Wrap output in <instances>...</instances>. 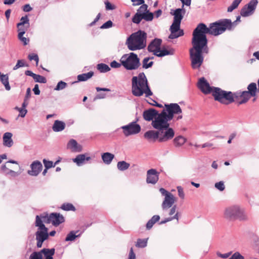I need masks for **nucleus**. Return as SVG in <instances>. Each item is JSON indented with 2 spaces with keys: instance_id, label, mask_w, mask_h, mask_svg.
<instances>
[{
  "instance_id": "50",
  "label": "nucleus",
  "mask_w": 259,
  "mask_h": 259,
  "mask_svg": "<svg viewBox=\"0 0 259 259\" xmlns=\"http://www.w3.org/2000/svg\"><path fill=\"white\" fill-rule=\"evenodd\" d=\"M24 66H28V65L25 64V62L24 60H18L16 65L13 67V70H16L20 67Z\"/></svg>"
},
{
  "instance_id": "20",
  "label": "nucleus",
  "mask_w": 259,
  "mask_h": 259,
  "mask_svg": "<svg viewBox=\"0 0 259 259\" xmlns=\"http://www.w3.org/2000/svg\"><path fill=\"white\" fill-rule=\"evenodd\" d=\"M222 99L219 101L222 104L228 105L235 102L234 93L227 92L223 90Z\"/></svg>"
},
{
  "instance_id": "21",
  "label": "nucleus",
  "mask_w": 259,
  "mask_h": 259,
  "mask_svg": "<svg viewBox=\"0 0 259 259\" xmlns=\"http://www.w3.org/2000/svg\"><path fill=\"white\" fill-rule=\"evenodd\" d=\"M158 114V111L154 108L145 110L143 113V118L148 121L153 120Z\"/></svg>"
},
{
  "instance_id": "42",
  "label": "nucleus",
  "mask_w": 259,
  "mask_h": 259,
  "mask_svg": "<svg viewBox=\"0 0 259 259\" xmlns=\"http://www.w3.org/2000/svg\"><path fill=\"white\" fill-rule=\"evenodd\" d=\"M174 51L172 50L169 51L166 49H163L162 50H160V52H159V53H158L156 56L157 57H161L166 55H172Z\"/></svg>"
},
{
  "instance_id": "61",
  "label": "nucleus",
  "mask_w": 259,
  "mask_h": 259,
  "mask_svg": "<svg viewBox=\"0 0 259 259\" xmlns=\"http://www.w3.org/2000/svg\"><path fill=\"white\" fill-rule=\"evenodd\" d=\"M232 254L231 252H229L226 253L222 254L220 252H217V255L218 256L220 257L223 258H228Z\"/></svg>"
},
{
  "instance_id": "46",
  "label": "nucleus",
  "mask_w": 259,
  "mask_h": 259,
  "mask_svg": "<svg viewBox=\"0 0 259 259\" xmlns=\"http://www.w3.org/2000/svg\"><path fill=\"white\" fill-rule=\"evenodd\" d=\"M33 79L35 82L39 83H45L47 82V79L44 76L36 74H35L34 76H33Z\"/></svg>"
},
{
  "instance_id": "45",
  "label": "nucleus",
  "mask_w": 259,
  "mask_h": 259,
  "mask_svg": "<svg viewBox=\"0 0 259 259\" xmlns=\"http://www.w3.org/2000/svg\"><path fill=\"white\" fill-rule=\"evenodd\" d=\"M150 59V58L148 57H146L143 60V68L147 69L151 67L153 65V62L151 61L148 63Z\"/></svg>"
},
{
  "instance_id": "1",
  "label": "nucleus",
  "mask_w": 259,
  "mask_h": 259,
  "mask_svg": "<svg viewBox=\"0 0 259 259\" xmlns=\"http://www.w3.org/2000/svg\"><path fill=\"white\" fill-rule=\"evenodd\" d=\"M231 20L224 19L220 20L211 23L209 27L203 23H199L193 32V36L198 39H202L207 44V39L206 34H209L214 36L219 35L225 31L227 28H230Z\"/></svg>"
},
{
  "instance_id": "41",
  "label": "nucleus",
  "mask_w": 259,
  "mask_h": 259,
  "mask_svg": "<svg viewBox=\"0 0 259 259\" xmlns=\"http://www.w3.org/2000/svg\"><path fill=\"white\" fill-rule=\"evenodd\" d=\"M148 239H138L136 246L139 248H144L147 245Z\"/></svg>"
},
{
  "instance_id": "2",
  "label": "nucleus",
  "mask_w": 259,
  "mask_h": 259,
  "mask_svg": "<svg viewBox=\"0 0 259 259\" xmlns=\"http://www.w3.org/2000/svg\"><path fill=\"white\" fill-rule=\"evenodd\" d=\"M202 39H198L193 36L192 39V44L193 48L190 50V59L191 60V65L193 69H198L202 65L203 62V57L202 52L207 50L206 41ZM207 53V51H206Z\"/></svg>"
},
{
  "instance_id": "51",
  "label": "nucleus",
  "mask_w": 259,
  "mask_h": 259,
  "mask_svg": "<svg viewBox=\"0 0 259 259\" xmlns=\"http://www.w3.org/2000/svg\"><path fill=\"white\" fill-rule=\"evenodd\" d=\"M178 214H179V213L177 212L174 216L164 219V220L161 221L159 224H163L168 222L171 221L174 219H176L178 221V220H179V215Z\"/></svg>"
},
{
  "instance_id": "28",
  "label": "nucleus",
  "mask_w": 259,
  "mask_h": 259,
  "mask_svg": "<svg viewBox=\"0 0 259 259\" xmlns=\"http://www.w3.org/2000/svg\"><path fill=\"white\" fill-rule=\"evenodd\" d=\"M65 127V123L64 122L56 120L54 121L52 129L55 132H59L64 130Z\"/></svg>"
},
{
  "instance_id": "15",
  "label": "nucleus",
  "mask_w": 259,
  "mask_h": 259,
  "mask_svg": "<svg viewBox=\"0 0 259 259\" xmlns=\"http://www.w3.org/2000/svg\"><path fill=\"white\" fill-rule=\"evenodd\" d=\"M235 101L241 105L246 103L252 97L247 91L236 92L234 93Z\"/></svg>"
},
{
  "instance_id": "4",
  "label": "nucleus",
  "mask_w": 259,
  "mask_h": 259,
  "mask_svg": "<svg viewBox=\"0 0 259 259\" xmlns=\"http://www.w3.org/2000/svg\"><path fill=\"white\" fill-rule=\"evenodd\" d=\"M147 37V33L140 30L132 33L127 37L125 44L131 51L141 50L146 46Z\"/></svg>"
},
{
  "instance_id": "64",
  "label": "nucleus",
  "mask_w": 259,
  "mask_h": 259,
  "mask_svg": "<svg viewBox=\"0 0 259 259\" xmlns=\"http://www.w3.org/2000/svg\"><path fill=\"white\" fill-rule=\"evenodd\" d=\"M133 3V6H137L139 5H142L144 4V0H131Z\"/></svg>"
},
{
  "instance_id": "54",
  "label": "nucleus",
  "mask_w": 259,
  "mask_h": 259,
  "mask_svg": "<svg viewBox=\"0 0 259 259\" xmlns=\"http://www.w3.org/2000/svg\"><path fill=\"white\" fill-rule=\"evenodd\" d=\"M29 259H42V255L39 251H34L30 254Z\"/></svg>"
},
{
  "instance_id": "17",
  "label": "nucleus",
  "mask_w": 259,
  "mask_h": 259,
  "mask_svg": "<svg viewBox=\"0 0 259 259\" xmlns=\"http://www.w3.org/2000/svg\"><path fill=\"white\" fill-rule=\"evenodd\" d=\"M159 173L155 169H150L147 172L146 182L148 184H155L158 181Z\"/></svg>"
},
{
  "instance_id": "24",
  "label": "nucleus",
  "mask_w": 259,
  "mask_h": 259,
  "mask_svg": "<svg viewBox=\"0 0 259 259\" xmlns=\"http://www.w3.org/2000/svg\"><path fill=\"white\" fill-rule=\"evenodd\" d=\"M67 148L73 152H79L82 150V146L73 139L70 140L67 144Z\"/></svg>"
},
{
  "instance_id": "33",
  "label": "nucleus",
  "mask_w": 259,
  "mask_h": 259,
  "mask_svg": "<svg viewBox=\"0 0 259 259\" xmlns=\"http://www.w3.org/2000/svg\"><path fill=\"white\" fill-rule=\"evenodd\" d=\"M82 232L79 233V231H71L66 236L65 238L66 241H72L75 240L76 238L80 236Z\"/></svg>"
},
{
  "instance_id": "36",
  "label": "nucleus",
  "mask_w": 259,
  "mask_h": 259,
  "mask_svg": "<svg viewBox=\"0 0 259 259\" xmlns=\"http://www.w3.org/2000/svg\"><path fill=\"white\" fill-rule=\"evenodd\" d=\"M160 219V217L158 215H153L152 218L148 221L146 224V228L148 230L150 229L154 224L158 222Z\"/></svg>"
},
{
  "instance_id": "43",
  "label": "nucleus",
  "mask_w": 259,
  "mask_h": 259,
  "mask_svg": "<svg viewBox=\"0 0 259 259\" xmlns=\"http://www.w3.org/2000/svg\"><path fill=\"white\" fill-rule=\"evenodd\" d=\"M23 25H27V26H29V20L27 15L22 17L20 19V22L18 23V26H23Z\"/></svg>"
},
{
  "instance_id": "39",
  "label": "nucleus",
  "mask_w": 259,
  "mask_h": 259,
  "mask_svg": "<svg viewBox=\"0 0 259 259\" xmlns=\"http://www.w3.org/2000/svg\"><path fill=\"white\" fill-rule=\"evenodd\" d=\"M41 216H43L42 215H41L40 217L38 215L36 216V220H35V226L36 227H39V230L40 229H44L45 228H47L45 225L43 224L44 219L42 218Z\"/></svg>"
},
{
  "instance_id": "27",
  "label": "nucleus",
  "mask_w": 259,
  "mask_h": 259,
  "mask_svg": "<svg viewBox=\"0 0 259 259\" xmlns=\"http://www.w3.org/2000/svg\"><path fill=\"white\" fill-rule=\"evenodd\" d=\"M36 239H39L42 241H45L48 239L49 234L48 233V229L45 228L44 229H40L36 232Z\"/></svg>"
},
{
  "instance_id": "7",
  "label": "nucleus",
  "mask_w": 259,
  "mask_h": 259,
  "mask_svg": "<svg viewBox=\"0 0 259 259\" xmlns=\"http://www.w3.org/2000/svg\"><path fill=\"white\" fill-rule=\"evenodd\" d=\"M167 117V112L165 109H163L161 113H158L157 116L152 120L151 125L158 131L168 128L169 126L168 122L171 119Z\"/></svg>"
},
{
  "instance_id": "26",
  "label": "nucleus",
  "mask_w": 259,
  "mask_h": 259,
  "mask_svg": "<svg viewBox=\"0 0 259 259\" xmlns=\"http://www.w3.org/2000/svg\"><path fill=\"white\" fill-rule=\"evenodd\" d=\"M13 135L11 133H5L3 137V145L5 147H11L13 145V141L12 140Z\"/></svg>"
},
{
  "instance_id": "38",
  "label": "nucleus",
  "mask_w": 259,
  "mask_h": 259,
  "mask_svg": "<svg viewBox=\"0 0 259 259\" xmlns=\"http://www.w3.org/2000/svg\"><path fill=\"white\" fill-rule=\"evenodd\" d=\"M248 93L252 97H254L256 95V84L254 82H252L250 83L247 87Z\"/></svg>"
},
{
  "instance_id": "16",
  "label": "nucleus",
  "mask_w": 259,
  "mask_h": 259,
  "mask_svg": "<svg viewBox=\"0 0 259 259\" xmlns=\"http://www.w3.org/2000/svg\"><path fill=\"white\" fill-rule=\"evenodd\" d=\"M197 86L200 91L205 94L212 93L214 88L210 86L204 77H201L199 79Z\"/></svg>"
},
{
  "instance_id": "23",
  "label": "nucleus",
  "mask_w": 259,
  "mask_h": 259,
  "mask_svg": "<svg viewBox=\"0 0 259 259\" xmlns=\"http://www.w3.org/2000/svg\"><path fill=\"white\" fill-rule=\"evenodd\" d=\"M186 13V10L182 7V8H178L174 11V12L170 14L174 15V21L175 22H181L182 20L184 17V15Z\"/></svg>"
},
{
  "instance_id": "14",
  "label": "nucleus",
  "mask_w": 259,
  "mask_h": 259,
  "mask_svg": "<svg viewBox=\"0 0 259 259\" xmlns=\"http://www.w3.org/2000/svg\"><path fill=\"white\" fill-rule=\"evenodd\" d=\"M166 107V111L167 118H170L172 119L174 117L175 114H179L182 113V110L180 106L177 103H171L168 105H165Z\"/></svg>"
},
{
  "instance_id": "32",
  "label": "nucleus",
  "mask_w": 259,
  "mask_h": 259,
  "mask_svg": "<svg viewBox=\"0 0 259 259\" xmlns=\"http://www.w3.org/2000/svg\"><path fill=\"white\" fill-rule=\"evenodd\" d=\"M55 249H48V248H44L41 250L39 252H40L41 254H44L46 259H53V255L55 253Z\"/></svg>"
},
{
  "instance_id": "22",
  "label": "nucleus",
  "mask_w": 259,
  "mask_h": 259,
  "mask_svg": "<svg viewBox=\"0 0 259 259\" xmlns=\"http://www.w3.org/2000/svg\"><path fill=\"white\" fill-rule=\"evenodd\" d=\"M159 133L157 131L149 130L144 134V137L149 142H154L159 141Z\"/></svg>"
},
{
  "instance_id": "31",
  "label": "nucleus",
  "mask_w": 259,
  "mask_h": 259,
  "mask_svg": "<svg viewBox=\"0 0 259 259\" xmlns=\"http://www.w3.org/2000/svg\"><path fill=\"white\" fill-rule=\"evenodd\" d=\"M93 75L94 72L93 71H90L88 73L79 74L77 75V82L87 81L89 79L91 78L93 76ZM76 82H77V81H75L72 83Z\"/></svg>"
},
{
  "instance_id": "5",
  "label": "nucleus",
  "mask_w": 259,
  "mask_h": 259,
  "mask_svg": "<svg viewBox=\"0 0 259 259\" xmlns=\"http://www.w3.org/2000/svg\"><path fill=\"white\" fill-rule=\"evenodd\" d=\"M224 217L230 221L247 220V216L244 209L238 205H233L226 207L224 211Z\"/></svg>"
},
{
  "instance_id": "62",
  "label": "nucleus",
  "mask_w": 259,
  "mask_h": 259,
  "mask_svg": "<svg viewBox=\"0 0 259 259\" xmlns=\"http://www.w3.org/2000/svg\"><path fill=\"white\" fill-rule=\"evenodd\" d=\"M28 58L31 61V60L35 61L36 63V65L38 64L39 59H38V57L37 55L35 54H32L29 55Z\"/></svg>"
},
{
  "instance_id": "47",
  "label": "nucleus",
  "mask_w": 259,
  "mask_h": 259,
  "mask_svg": "<svg viewBox=\"0 0 259 259\" xmlns=\"http://www.w3.org/2000/svg\"><path fill=\"white\" fill-rule=\"evenodd\" d=\"M67 86V84L65 82L60 81L58 82L54 90L56 91H60L64 89Z\"/></svg>"
},
{
  "instance_id": "49",
  "label": "nucleus",
  "mask_w": 259,
  "mask_h": 259,
  "mask_svg": "<svg viewBox=\"0 0 259 259\" xmlns=\"http://www.w3.org/2000/svg\"><path fill=\"white\" fill-rule=\"evenodd\" d=\"M143 19L147 21H152L153 19V14L152 13L149 12L148 11L146 13L143 14Z\"/></svg>"
},
{
  "instance_id": "9",
  "label": "nucleus",
  "mask_w": 259,
  "mask_h": 259,
  "mask_svg": "<svg viewBox=\"0 0 259 259\" xmlns=\"http://www.w3.org/2000/svg\"><path fill=\"white\" fill-rule=\"evenodd\" d=\"M120 128L123 130V134L125 137L136 135L140 133L141 130V126L137 123L136 121L122 126Z\"/></svg>"
},
{
  "instance_id": "58",
  "label": "nucleus",
  "mask_w": 259,
  "mask_h": 259,
  "mask_svg": "<svg viewBox=\"0 0 259 259\" xmlns=\"http://www.w3.org/2000/svg\"><path fill=\"white\" fill-rule=\"evenodd\" d=\"M228 259H244V257L239 252H236Z\"/></svg>"
},
{
  "instance_id": "52",
  "label": "nucleus",
  "mask_w": 259,
  "mask_h": 259,
  "mask_svg": "<svg viewBox=\"0 0 259 259\" xmlns=\"http://www.w3.org/2000/svg\"><path fill=\"white\" fill-rule=\"evenodd\" d=\"M147 8L148 6L144 4L138 9L137 13L142 15L143 14L146 13L148 11Z\"/></svg>"
},
{
  "instance_id": "10",
  "label": "nucleus",
  "mask_w": 259,
  "mask_h": 259,
  "mask_svg": "<svg viewBox=\"0 0 259 259\" xmlns=\"http://www.w3.org/2000/svg\"><path fill=\"white\" fill-rule=\"evenodd\" d=\"M41 217L44 219V221L45 223H51L54 226H55L59 225L60 224L63 223L65 221L63 216L58 213H52L49 217L41 216Z\"/></svg>"
},
{
  "instance_id": "44",
  "label": "nucleus",
  "mask_w": 259,
  "mask_h": 259,
  "mask_svg": "<svg viewBox=\"0 0 259 259\" xmlns=\"http://www.w3.org/2000/svg\"><path fill=\"white\" fill-rule=\"evenodd\" d=\"M17 27L18 28V34L20 35V37L22 36V35H24L25 34V31L29 27V26H27V25L19 26L18 23L17 25Z\"/></svg>"
},
{
  "instance_id": "48",
  "label": "nucleus",
  "mask_w": 259,
  "mask_h": 259,
  "mask_svg": "<svg viewBox=\"0 0 259 259\" xmlns=\"http://www.w3.org/2000/svg\"><path fill=\"white\" fill-rule=\"evenodd\" d=\"M61 208L64 210H75V207L71 203H64Z\"/></svg>"
},
{
  "instance_id": "30",
  "label": "nucleus",
  "mask_w": 259,
  "mask_h": 259,
  "mask_svg": "<svg viewBox=\"0 0 259 259\" xmlns=\"http://www.w3.org/2000/svg\"><path fill=\"white\" fill-rule=\"evenodd\" d=\"M211 93L214 100L219 102L222 99L223 90L219 88L214 87Z\"/></svg>"
},
{
  "instance_id": "11",
  "label": "nucleus",
  "mask_w": 259,
  "mask_h": 259,
  "mask_svg": "<svg viewBox=\"0 0 259 259\" xmlns=\"http://www.w3.org/2000/svg\"><path fill=\"white\" fill-rule=\"evenodd\" d=\"M257 3V0H251L247 5L242 8L240 12L241 15L242 17H245L253 14Z\"/></svg>"
},
{
  "instance_id": "18",
  "label": "nucleus",
  "mask_w": 259,
  "mask_h": 259,
  "mask_svg": "<svg viewBox=\"0 0 259 259\" xmlns=\"http://www.w3.org/2000/svg\"><path fill=\"white\" fill-rule=\"evenodd\" d=\"M31 170L27 171L28 175L31 176H37L41 171L42 165L39 161H34L30 165Z\"/></svg>"
},
{
  "instance_id": "8",
  "label": "nucleus",
  "mask_w": 259,
  "mask_h": 259,
  "mask_svg": "<svg viewBox=\"0 0 259 259\" xmlns=\"http://www.w3.org/2000/svg\"><path fill=\"white\" fill-rule=\"evenodd\" d=\"M159 191L161 195L164 196L161 207L163 210H166L173 206L176 201L175 197L172 193L163 188H160Z\"/></svg>"
},
{
  "instance_id": "12",
  "label": "nucleus",
  "mask_w": 259,
  "mask_h": 259,
  "mask_svg": "<svg viewBox=\"0 0 259 259\" xmlns=\"http://www.w3.org/2000/svg\"><path fill=\"white\" fill-rule=\"evenodd\" d=\"M159 142H164L172 139L175 136V132L172 128L169 127L165 129L159 130Z\"/></svg>"
},
{
  "instance_id": "53",
  "label": "nucleus",
  "mask_w": 259,
  "mask_h": 259,
  "mask_svg": "<svg viewBox=\"0 0 259 259\" xmlns=\"http://www.w3.org/2000/svg\"><path fill=\"white\" fill-rule=\"evenodd\" d=\"M142 19H143L142 15L136 13L132 19V21L134 23L139 24Z\"/></svg>"
},
{
  "instance_id": "13",
  "label": "nucleus",
  "mask_w": 259,
  "mask_h": 259,
  "mask_svg": "<svg viewBox=\"0 0 259 259\" xmlns=\"http://www.w3.org/2000/svg\"><path fill=\"white\" fill-rule=\"evenodd\" d=\"M180 22L173 21L170 27L169 30L170 34L168 38L170 39H175L184 35V31L180 29Z\"/></svg>"
},
{
  "instance_id": "37",
  "label": "nucleus",
  "mask_w": 259,
  "mask_h": 259,
  "mask_svg": "<svg viewBox=\"0 0 259 259\" xmlns=\"http://www.w3.org/2000/svg\"><path fill=\"white\" fill-rule=\"evenodd\" d=\"M130 166V163L125 161H120L117 162V168L120 171H124L127 169Z\"/></svg>"
},
{
  "instance_id": "55",
  "label": "nucleus",
  "mask_w": 259,
  "mask_h": 259,
  "mask_svg": "<svg viewBox=\"0 0 259 259\" xmlns=\"http://www.w3.org/2000/svg\"><path fill=\"white\" fill-rule=\"evenodd\" d=\"M43 163L44 164L45 168L47 169H49L51 167H55V165H54V163L53 161L47 160L46 159H44L43 160Z\"/></svg>"
},
{
  "instance_id": "35",
  "label": "nucleus",
  "mask_w": 259,
  "mask_h": 259,
  "mask_svg": "<svg viewBox=\"0 0 259 259\" xmlns=\"http://www.w3.org/2000/svg\"><path fill=\"white\" fill-rule=\"evenodd\" d=\"M186 139L182 136L176 137L174 139V144L176 147L182 146L186 142Z\"/></svg>"
},
{
  "instance_id": "3",
  "label": "nucleus",
  "mask_w": 259,
  "mask_h": 259,
  "mask_svg": "<svg viewBox=\"0 0 259 259\" xmlns=\"http://www.w3.org/2000/svg\"><path fill=\"white\" fill-rule=\"evenodd\" d=\"M132 93L136 97H141L145 95V97H149L153 95L144 72L140 73L138 76L133 77Z\"/></svg>"
},
{
  "instance_id": "19",
  "label": "nucleus",
  "mask_w": 259,
  "mask_h": 259,
  "mask_svg": "<svg viewBox=\"0 0 259 259\" xmlns=\"http://www.w3.org/2000/svg\"><path fill=\"white\" fill-rule=\"evenodd\" d=\"M161 42L162 40L161 39L155 38L149 45L148 47V51L152 52L156 56L160 52Z\"/></svg>"
},
{
  "instance_id": "57",
  "label": "nucleus",
  "mask_w": 259,
  "mask_h": 259,
  "mask_svg": "<svg viewBox=\"0 0 259 259\" xmlns=\"http://www.w3.org/2000/svg\"><path fill=\"white\" fill-rule=\"evenodd\" d=\"M15 109L19 111L20 113L19 116H20L22 117H25L27 112V110L24 108H19L18 107H16Z\"/></svg>"
},
{
  "instance_id": "40",
  "label": "nucleus",
  "mask_w": 259,
  "mask_h": 259,
  "mask_svg": "<svg viewBox=\"0 0 259 259\" xmlns=\"http://www.w3.org/2000/svg\"><path fill=\"white\" fill-rule=\"evenodd\" d=\"M97 68L101 73H105L110 70V68L106 64L100 63L97 65Z\"/></svg>"
},
{
  "instance_id": "29",
  "label": "nucleus",
  "mask_w": 259,
  "mask_h": 259,
  "mask_svg": "<svg viewBox=\"0 0 259 259\" xmlns=\"http://www.w3.org/2000/svg\"><path fill=\"white\" fill-rule=\"evenodd\" d=\"M101 157L104 163L110 164L114 158V155L109 152H105L102 154Z\"/></svg>"
},
{
  "instance_id": "63",
  "label": "nucleus",
  "mask_w": 259,
  "mask_h": 259,
  "mask_svg": "<svg viewBox=\"0 0 259 259\" xmlns=\"http://www.w3.org/2000/svg\"><path fill=\"white\" fill-rule=\"evenodd\" d=\"M122 65L121 62L118 63L117 61L114 60L110 63V66L113 68H118Z\"/></svg>"
},
{
  "instance_id": "25",
  "label": "nucleus",
  "mask_w": 259,
  "mask_h": 259,
  "mask_svg": "<svg viewBox=\"0 0 259 259\" xmlns=\"http://www.w3.org/2000/svg\"><path fill=\"white\" fill-rule=\"evenodd\" d=\"M90 156H86L85 154H79L76 156L75 158L72 159V161L76 164L77 166H81L85 163V161H89L91 159Z\"/></svg>"
},
{
  "instance_id": "60",
  "label": "nucleus",
  "mask_w": 259,
  "mask_h": 259,
  "mask_svg": "<svg viewBox=\"0 0 259 259\" xmlns=\"http://www.w3.org/2000/svg\"><path fill=\"white\" fill-rule=\"evenodd\" d=\"M178 195L181 199H184L185 197V193L183 190V188L181 186H178L177 187Z\"/></svg>"
},
{
  "instance_id": "56",
  "label": "nucleus",
  "mask_w": 259,
  "mask_h": 259,
  "mask_svg": "<svg viewBox=\"0 0 259 259\" xmlns=\"http://www.w3.org/2000/svg\"><path fill=\"white\" fill-rule=\"evenodd\" d=\"M215 187L221 191H223L225 188L224 183L223 181L216 183L215 184Z\"/></svg>"
},
{
  "instance_id": "6",
  "label": "nucleus",
  "mask_w": 259,
  "mask_h": 259,
  "mask_svg": "<svg viewBox=\"0 0 259 259\" xmlns=\"http://www.w3.org/2000/svg\"><path fill=\"white\" fill-rule=\"evenodd\" d=\"M120 62L122 65L128 70H136L141 65L140 59L137 54L133 52L122 55Z\"/></svg>"
},
{
  "instance_id": "59",
  "label": "nucleus",
  "mask_w": 259,
  "mask_h": 259,
  "mask_svg": "<svg viewBox=\"0 0 259 259\" xmlns=\"http://www.w3.org/2000/svg\"><path fill=\"white\" fill-rule=\"evenodd\" d=\"M113 23L111 20H108L105 23H104L100 28L101 29H107L112 26Z\"/></svg>"
},
{
  "instance_id": "34",
  "label": "nucleus",
  "mask_w": 259,
  "mask_h": 259,
  "mask_svg": "<svg viewBox=\"0 0 259 259\" xmlns=\"http://www.w3.org/2000/svg\"><path fill=\"white\" fill-rule=\"evenodd\" d=\"M0 80L5 87L6 90L9 91L11 89L9 82V77L7 74H1Z\"/></svg>"
}]
</instances>
